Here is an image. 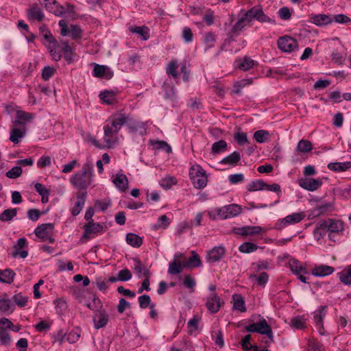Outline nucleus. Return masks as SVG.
Returning a JSON list of instances; mask_svg holds the SVG:
<instances>
[{"instance_id": "obj_25", "label": "nucleus", "mask_w": 351, "mask_h": 351, "mask_svg": "<svg viewBox=\"0 0 351 351\" xmlns=\"http://www.w3.org/2000/svg\"><path fill=\"white\" fill-rule=\"evenodd\" d=\"M328 168L333 171L341 172L351 168V161L330 162Z\"/></svg>"}, {"instance_id": "obj_11", "label": "nucleus", "mask_w": 351, "mask_h": 351, "mask_svg": "<svg viewBox=\"0 0 351 351\" xmlns=\"http://www.w3.org/2000/svg\"><path fill=\"white\" fill-rule=\"evenodd\" d=\"M298 182L300 187L309 191H316L322 185V180L315 178H302Z\"/></svg>"}, {"instance_id": "obj_8", "label": "nucleus", "mask_w": 351, "mask_h": 351, "mask_svg": "<svg viewBox=\"0 0 351 351\" xmlns=\"http://www.w3.org/2000/svg\"><path fill=\"white\" fill-rule=\"evenodd\" d=\"M278 46L284 52H291L298 48V43L294 38L285 36L278 40Z\"/></svg>"}, {"instance_id": "obj_30", "label": "nucleus", "mask_w": 351, "mask_h": 351, "mask_svg": "<svg viewBox=\"0 0 351 351\" xmlns=\"http://www.w3.org/2000/svg\"><path fill=\"white\" fill-rule=\"evenodd\" d=\"M129 31L131 33L138 34L144 40H147L149 38V29L145 26H130Z\"/></svg>"}, {"instance_id": "obj_39", "label": "nucleus", "mask_w": 351, "mask_h": 351, "mask_svg": "<svg viewBox=\"0 0 351 351\" xmlns=\"http://www.w3.org/2000/svg\"><path fill=\"white\" fill-rule=\"evenodd\" d=\"M14 309V304L10 299L0 300V311L4 313H11Z\"/></svg>"}, {"instance_id": "obj_49", "label": "nucleus", "mask_w": 351, "mask_h": 351, "mask_svg": "<svg viewBox=\"0 0 351 351\" xmlns=\"http://www.w3.org/2000/svg\"><path fill=\"white\" fill-rule=\"evenodd\" d=\"M134 269L135 272L139 276H143L145 277L149 276V271L147 269H146L141 263L138 261L135 260V264L134 267Z\"/></svg>"}, {"instance_id": "obj_31", "label": "nucleus", "mask_w": 351, "mask_h": 351, "mask_svg": "<svg viewBox=\"0 0 351 351\" xmlns=\"http://www.w3.org/2000/svg\"><path fill=\"white\" fill-rule=\"evenodd\" d=\"M18 209L16 208H8L4 210L0 214V221L1 222H10L17 215Z\"/></svg>"}, {"instance_id": "obj_60", "label": "nucleus", "mask_w": 351, "mask_h": 351, "mask_svg": "<svg viewBox=\"0 0 351 351\" xmlns=\"http://www.w3.org/2000/svg\"><path fill=\"white\" fill-rule=\"evenodd\" d=\"M182 36L186 43H191L193 38V32L189 27H184L182 29Z\"/></svg>"}, {"instance_id": "obj_51", "label": "nucleus", "mask_w": 351, "mask_h": 351, "mask_svg": "<svg viewBox=\"0 0 351 351\" xmlns=\"http://www.w3.org/2000/svg\"><path fill=\"white\" fill-rule=\"evenodd\" d=\"M239 251L242 253H251L256 251L258 249L256 244L245 242L239 246Z\"/></svg>"}, {"instance_id": "obj_24", "label": "nucleus", "mask_w": 351, "mask_h": 351, "mask_svg": "<svg viewBox=\"0 0 351 351\" xmlns=\"http://www.w3.org/2000/svg\"><path fill=\"white\" fill-rule=\"evenodd\" d=\"M225 250L223 247H215L208 254V260L215 263L219 261L224 256Z\"/></svg>"}, {"instance_id": "obj_27", "label": "nucleus", "mask_w": 351, "mask_h": 351, "mask_svg": "<svg viewBox=\"0 0 351 351\" xmlns=\"http://www.w3.org/2000/svg\"><path fill=\"white\" fill-rule=\"evenodd\" d=\"M86 198V195L84 193H78L77 194V202L75 206L72 209V215L77 216L82 210Z\"/></svg>"}, {"instance_id": "obj_62", "label": "nucleus", "mask_w": 351, "mask_h": 351, "mask_svg": "<svg viewBox=\"0 0 351 351\" xmlns=\"http://www.w3.org/2000/svg\"><path fill=\"white\" fill-rule=\"evenodd\" d=\"M48 49L49 50L51 56L54 60L58 61L60 60L62 55L58 49V44L55 47H53L52 45H49Z\"/></svg>"}, {"instance_id": "obj_40", "label": "nucleus", "mask_w": 351, "mask_h": 351, "mask_svg": "<svg viewBox=\"0 0 351 351\" xmlns=\"http://www.w3.org/2000/svg\"><path fill=\"white\" fill-rule=\"evenodd\" d=\"M312 149V143L308 140L302 139L298 142L295 150L298 153H306L311 152Z\"/></svg>"}, {"instance_id": "obj_58", "label": "nucleus", "mask_w": 351, "mask_h": 351, "mask_svg": "<svg viewBox=\"0 0 351 351\" xmlns=\"http://www.w3.org/2000/svg\"><path fill=\"white\" fill-rule=\"evenodd\" d=\"M70 36L73 39L80 38L82 36V29L80 26L71 25L70 26Z\"/></svg>"}, {"instance_id": "obj_14", "label": "nucleus", "mask_w": 351, "mask_h": 351, "mask_svg": "<svg viewBox=\"0 0 351 351\" xmlns=\"http://www.w3.org/2000/svg\"><path fill=\"white\" fill-rule=\"evenodd\" d=\"M264 230L261 226H243L241 228H237L234 229L235 234L243 237L258 234L262 233Z\"/></svg>"}, {"instance_id": "obj_42", "label": "nucleus", "mask_w": 351, "mask_h": 351, "mask_svg": "<svg viewBox=\"0 0 351 351\" xmlns=\"http://www.w3.org/2000/svg\"><path fill=\"white\" fill-rule=\"evenodd\" d=\"M101 100L108 105L113 104L116 101V96L112 91H104L100 93Z\"/></svg>"}, {"instance_id": "obj_17", "label": "nucleus", "mask_w": 351, "mask_h": 351, "mask_svg": "<svg viewBox=\"0 0 351 351\" xmlns=\"http://www.w3.org/2000/svg\"><path fill=\"white\" fill-rule=\"evenodd\" d=\"M222 302H221L220 298L217 295L216 293H212L211 296L209 297L206 302V306L208 309L213 313H215L220 309Z\"/></svg>"}, {"instance_id": "obj_41", "label": "nucleus", "mask_w": 351, "mask_h": 351, "mask_svg": "<svg viewBox=\"0 0 351 351\" xmlns=\"http://www.w3.org/2000/svg\"><path fill=\"white\" fill-rule=\"evenodd\" d=\"M15 274L11 269L0 270V282L10 284L13 282Z\"/></svg>"}, {"instance_id": "obj_19", "label": "nucleus", "mask_w": 351, "mask_h": 351, "mask_svg": "<svg viewBox=\"0 0 351 351\" xmlns=\"http://www.w3.org/2000/svg\"><path fill=\"white\" fill-rule=\"evenodd\" d=\"M250 22L251 19H250V17L248 16H247L246 12L242 16L239 18V19L234 25L231 30V34L234 35H238L240 33V32L244 29L247 23Z\"/></svg>"}, {"instance_id": "obj_64", "label": "nucleus", "mask_w": 351, "mask_h": 351, "mask_svg": "<svg viewBox=\"0 0 351 351\" xmlns=\"http://www.w3.org/2000/svg\"><path fill=\"white\" fill-rule=\"evenodd\" d=\"M155 148L158 149H162L165 151L167 153L171 152V147L165 141H158L154 143Z\"/></svg>"}, {"instance_id": "obj_26", "label": "nucleus", "mask_w": 351, "mask_h": 351, "mask_svg": "<svg viewBox=\"0 0 351 351\" xmlns=\"http://www.w3.org/2000/svg\"><path fill=\"white\" fill-rule=\"evenodd\" d=\"M333 209V204L331 202H326L323 203L320 205H318L316 206L313 210H312V215L313 217H317L321 215H323L327 212H329Z\"/></svg>"}, {"instance_id": "obj_38", "label": "nucleus", "mask_w": 351, "mask_h": 351, "mask_svg": "<svg viewBox=\"0 0 351 351\" xmlns=\"http://www.w3.org/2000/svg\"><path fill=\"white\" fill-rule=\"evenodd\" d=\"M127 243L134 247H139L143 243L141 237L134 233H128L126 235Z\"/></svg>"}, {"instance_id": "obj_6", "label": "nucleus", "mask_w": 351, "mask_h": 351, "mask_svg": "<svg viewBox=\"0 0 351 351\" xmlns=\"http://www.w3.org/2000/svg\"><path fill=\"white\" fill-rule=\"evenodd\" d=\"M53 230L54 225L53 223H43L34 230V233L42 241H47L49 243H53L54 242Z\"/></svg>"}, {"instance_id": "obj_55", "label": "nucleus", "mask_w": 351, "mask_h": 351, "mask_svg": "<svg viewBox=\"0 0 351 351\" xmlns=\"http://www.w3.org/2000/svg\"><path fill=\"white\" fill-rule=\"evenodd\" d=\"M22 171V168L21 167L16 166L6 172V176L10 179H15L21 176Z\"/></svg>"}, {"instance_id": "obj_21", "label": "nucleus", "mask_w": 351, "mask_h": 351, "mask_svg": "<svg viewBox=\"0 0 351 351\" xmlns=\"http://www.w3.org/2000/svg\"><path fill=\"white\" fill-rule=\"evenodd\" d=\"M112 182L121 191L125 192L128 189V179L123 173H117L113 178Z\"/></svg>"}, {"instance_id": "obj_29", "label": "nucleus", "mask_w": 351, "mask_h": 351, "mask_svg": "<svg viewBox=\"0 0 351 351\" xmlns=\"http://www.w3.org/2000/svg\"><path fill=\"white\" fill-rule=\"evenodd\" d=\"M233 309L243 313L246 311L245 301L243 297L239 294L232 295Z\"/></svg>"}, {"instance_id": "obj_45", "label": "nucleus", "mask_w": 351, "mask_h": 351, "mask_svg": "<svg viewBox=\"0 0 351 351\" xmlns=\"http://www.w3.org/2000/svg\"><path fill=\"white\" fill-rule=\"evenodd\" d=\"M199 322L200 317H199L198 315H194L193 317L188 322V332L190 335H193L198 329Z\"/></svg>"}, {"instance_id": "obj_3", "label": "nucleus", "mask_w": 351, "mask_h": 351, "mask_svg": "<svg viewBox=\"0 0 351 351\" xmlns=\"http://www.w3.org/2000/svg\"><path fill=\"white\" fill-rule=\"evenodd\" d=\"M242 210L243 209L241 206L237 204H232L210 210L208 214L213 220L216 219L217 217L226 219L238 216L242 213Z\"/></svg>"}, {"instance_id": "obj_54", "label": "nucleus", "mask_w": 351, "mask_h": 351, "mask_svg": "<svg viewBox=\"0 0 351 351\" xmlns=\"http://www.w3.org/2000/svg\"><path fill=\"white\" fill-rule=\"evenodd\" d=\"M178 64L176 61L171 60L167 65V73L169 75L172 76L174 79H176L178 76V73H177Z\"/></svg>"}, {"instance_id": "obj_1", "label": "nucleus", "mask_w": 351, "mask_h": 351, "mask_svg": "<svg viewBox=\"0 0 351 351\" xmlns=\"http://www.w3.org/2000/svg\"><path fill=\"white\" fill-rule=\"evenodd\" d=\"M128 117L123 111L112 114L104 127V139L108 147H112L118 141L117 134L128 121Z\"/></svg>"}, {"instance_id": "obj_18", "label": "nucleus", "mask_w": 351, "mask_h": 351, "mask_svg": "<svg viewBox=\"0 0 351 351\" xmlns=\"http://www.w3.org/2000/svg\"><path fill=\"white\" fill-rule=\"evenodd\" d=\"M310 21L317 26L326 25L332 22V19L324 14L310 15Z\"/></svg>"}, {"instance_id": "obj_36", "label": "nucleus", "mask_w": 351, "mask_h": 351, "mask_svg": "<svg viewBox=\"0 0 351 351\" xmlns=\"http://www.w3.org/2000/svg\"><path fill=\"white\" fill-rule=\"evenodd\" d=\"M35 189L41 196V202L45 204L49 201V191L42 184L36 183Z\"/></svg>"}, {"instance_id": "obj_56", "label": "nucleus", "mask_w": 351, "mask_h": 351, "mask_svg": "<svg viewBox=\"0 0 351 351\" xmlns=\"http://www.w3.org/2000/svg\"><path fill=\"white\" fill-rule=\"evenodd\" d=\"M227 147V143L225 141L221 140L215 143L212 146V152L218 154L220 152L225 150Z\"/></svg>"}, {"instance_id": "obj_63", "label": "nucleus", "mask_w": 351, "mask_h": 351, "mask_svg": "<svg viewBox=\"0 0 351 351\" xmlns=\"http://www.w3.org/2000/svg\"><path fill=\"white\" fill-rule=\"evenodd\" d=\"M132 278V273L128 269H122L119 271L118 280L120 281H128Z\"/></svg>"}, {"instance_id": "obj_4", "label": "nucleus", "mask_w": 351, "mask_h": 351, "mask_svg": "<svg viewBox=\"0 0 351 351\" xmlns=\"http://www.w3.org/2000/svg\"><path fill=\"white\" fill-rule=\"evenodd\" d=\"M245 330L248 332H258L267 335L268 337V340L265 341L267 344H270L274 341L271 328L267 321L263 317L258 322L247 326Z\"/></svg>"}, {"instance_id": "obj_47", "label": "nucleus", "mask_w": 351, "mask_h": 351, "mask_svg": "<svg viewBox=\"0 0 351 351\" xmlns=\"http://www.w3.org/2000/svg\"><path fill=\"white\" fill-rule=\"evenodd\" d=\"M160 184L164 189L167 190L177 184V180L173 176H168L161 179Z\"/></svg>"}, {"instance_id": "obj_57", "label": "nucleus", "mask_w": 351, "mask_h": 351, "mask_svg": "<svg viewBox=\"0 0 351 351\" xmlns=\"http://www.w3.org/2000/svg\"><path fill=\"white\" fill-rule=\"evenodd\" d=\"M170 224V221L166 215H163L158 218V223L156 224L157 228L166 229Z\"/></svg>"}, {"instance_id": "obj_13", "label": "nucleus", "mask_w": 351, "mask_h": 351, "mask_svg": "<svg viewBox=\"0 0 351 351\" xmlns=\"http://www.w3.org/2000/svg\"><path fill=\"white\" fill-rule=\"evenodd\" d=\"M326 315V306H321L319 309L314 312V320L319 333L321 335L325 334L323 326V319Z\"/></svg>"}, {"instance_id": "obj_32", "label": "nucleus", "mask_w": 351, "mask_h": 351, "mask_svg": "<svg viewBox=\"0 0 351 351\" xmlns=\"http://www.w3.org/2000/svg\"><path fill=\"white\" fill-rule=\"evenodd\" d=\"M240 160H241L240 153L238 152H234L229 156L223 158L220 161V163L228 165L229 166H235Z\"/></svg>"}, {"instance_id": "obj_48", "label": "nucleus", "mask_w": 351, "mask_h": 351, "mask_svg": "<svg viewBox=\"0 0 351 351\" xmlns=\"http://www.w3.org/2000/svg\"><path fill=\"white\" fill-rule=\"evenodd\" d=\"M254 139L259 143H262L269 141V134L267 131L261 130L254 132Z\"/></svg>"}, {"instance_id": "obj_7", "label": "nucleus", "mask_w": 351, "mask_h": 351, "mask_svg": "<svg viewBox=\"0 0 351 351\" xmlns=\"http://www.w3.org/2000/svg\"><path fill=\"white\" fill-rule=\"evenodd\" d=\"M247 16L250 17L251 21L254 19L258 21L261 23H269L276 24L275 19L266 15L261 6L256 5L252 7L247 11Z\"/></svg>"}, {"instance_id": "obj_15", "label": "nucleus", "mask_w": 351, "mask_h": 351, "mask_svg": "<svg viewBox=\"0 0 351 351\" xmlns=\"http://www.w3.org/2000/svg\"><path fill=\"white\" fill-rule=\"evenodd\" d=\"M304 218V215L300 213H295L289 215L278 221V226L280 228H285L289 225L299 223Z\"/></svg>"}, {"instance_id": "obj_35", "label": "nucleus", "mask_w": 351, "mask_h": 351, "mask_svg": "<svg viewBox=\"0 0 351 351\" xmlns=\"http://www.w3.org/2000/svg\"><path fill=\"white\" fill-rule=\"evenodd\" d=\"M184 267H186L184 263L173 261L169 264L168 273L171 275L178 274L182 271Z\"/></svg>"}, {"instance_id": "obj_52", "label": "nucleus", "mask_w": 351, "mask_h": 351, "mask_svg": "<svg viewBox=\"0 0 351 351\" xmlns=\"http://www.w3.org/2000/svg\"><path fill=\"white\" fill-rule=\"evenodd\" d=\"M28 301V298L23 295L21 293H16L12 297V302L19 307H24Z\"/></svg>"}, {"instance_id": "obj_12", "label": "nucleus", "mask_w": 351, "mask_h": 351, "mask_svg": "<svg viewBox=\"0 0 351 351\" xmlns=\"http://www.w3.org/2000/svg\"><path fill=\"white\" fill-rule=\"evenodd\" d=\"M109 321V315L105 310L97 311L93 316L94 327L99 329L106 326Z\"/></svg>"}, {"instance_id": "obj_43", "label": "nucleus", "mask_w": 351, "mask_h": 351, "mask_svg": "<svg viewBox=\"0 0 351 351\" xmlns=\"http://www.w3.org/2000/svg\"><path fill=\"white\" fill-rule=\"evenodd\" d=\"M266 183L262 180H258L249 183L247 186V189L250 192L263 191Z\"/></svg>"}, {"instance_id": "obj_44", "label": "nucleus", "mask_w": 351, "mask_h": 351, "mask_svg": "<svg viewBox=\"0 0 351 351\" xmlns=\"http://www.w3.org/2000/svg\"><path fill=\"white\" fill-rule=\"evenodd\" d=\"M203 42L206 46V50L213 47L216 42V35L212 32L205 33Z\"/></svg>"}, {"instance_id": "obj_9", "label": "nucleus", "mask_w": 351, "mask_h": 351, "mask_svg": "<svg viewBox=\"0 0 351 351\" xmlns=\"http://www.w3.org/2000/svg\"><path fill=\"white\" fill-rule=\"evenodd\" d=\"M318 228L321 229H327L330 232H339L343 230V224L339 220L328 219L319 222Z\"/></svg>"}, {"instance_id": "obj_33", "label": "nucleus", "mask_w": 351, "mask_h": 351, "mask_svg": "<svg viewBox=\"0 0 351 351\" xmlns=\"http://www.w3.org/2000/svg\"><path fill=\"white\" fill-rule=\"evenodd\" d=\"M27 16L29 19H36L40 21L44 18V14L36 5H34L28 10Z\"/></svg>"}, {"instance_id": "obj_16", "label": "nucleus", "mask_w": 351, "mask_h": 351, "mask_svg": "<svg viewBox=\"0 0 351 351\" xmlns=\"http://www.w3.org/2000/svg\"><path fill=\"white\" fill-rule=\"evenodd\" d=\"M34 117V114L32 113L27 112L23 110H17L16 112V119L12 121L13 125H22L25 127V125L30 122Z\"/></svg>"}, {"instance_id": "obj_10", "label": "nucleus", "mask_w": 351, "mask_h": 351, "mask_svg": "<svg viewBox=\"0 0 351 351\" xmlns=\"http://www.w3.org/2000/svg\"><path fill=\"white\" fill-rule=\"evenodd\" d=\"M84 232L82 235V240H88L92 238V234H97L104 231V227L99 223L94 222L93 220L89 221L84 226Z\"/></svg>"}, {"instance_id": "obj_2", "label": "nucleus", "mask_w": 351, "mask_h": 351, "mask_svg": "<svg viewBox=\"0 0 351 351\" xmlns=\"http://www.w3.org/2000/svg\"><path fill=\"white\" fill-rule=\"evenodd\" d=\"M93 165L87 161L84 164L82 170L73 175L70 178L71 183L75 187L84 189L90 185L93 176Z\"/></svg>"}, {"instance_id": "obj_20", "label": "nucleus", "mask_w": 351, "mask_h": 351, "mask_svg": "<svg viewBox=\"0 0 351 351\" xmlns=\"http://www.w3.org/2000/svg\"><path fill=\"white\" fill-rule=\"evenodd\" d=\"M93 75L96 77H106L110 79L113 75V72L109 70V68L104 65L94 64Z\"/></svg>"}, {"instance_id": "obj_5", "label": "nucleus", "mask_w": 351, "mask_h": 351, "mask_svg": "<svg viewBox=\"0 0 351 351\" xmlns=\"http://www.w3.org/2000/svg\"><path fill=\"white\" fill-rule=\"evenodd\" d=\"M190 179L194 187L203 189L207 184V176L204 169L199 165H193L189 170Z\"/></svg>"}, {"instance_id": "obj_61", "label": "nucleus", "mask_w": 351, "mask_h": 351, "mask_svg": "<svg viewBox=\"0 0 351 351\" xmlns=\"http://www.w3.org/2000/svg\"><path fill=\"white\" fill-rule=\"evenodd\" d=\"M138 302L141 308H145L147 307H150L151 304V298L148 295H143L138 297Z\"/></svg>"}, {"instance_id": "obj_22", "label": "nucleus", "mask_w": 351, "mask_h": 351, "mask_svg": "<svg viewBox=\"0 0 351 351\" xmlns=\"http://www.w3.org/2000/svg\"><path fill=\"white\" fill-rule=\"evenodd\" d=\"M335 269L332 267L324 265L315 266L312 269V274L317 277H324L332 274Z\"/></svg>"}, {"instance_id": "obj_37", "label": "nucleus", "mask_w": 351, "mask_h": 351, "mask_svg": "<svg viewBox=\"0 0 351 351\" xmlns=\"http://www.w3.org/2000/svg\"><path fill=\"white\" fill-rule=\"evenodd\" d=\"M201 265L202 262L199 256L194 251L191 252V256L189 258L188 261L184 263V266L186 267H197Z\"/></svg>"}, {"instance_id": "obj_34", "label": "nucleus", "mask_w": 351, "mask_h": 351, "mask_svg": "<svg viewBox=\"0 0 351 351\" xmlns=\"http://www.w3.org/2000/svg\"><path fill=\"white\" fill-rule=\"evenodd\" d=\"M236 65L239 69L243 71H247L254 66V60L250 57L246 56L243 59L236 60Z\"/></svg>"}, {"instance_id": "obj_28", "label": "nucleus", "mask_w": 351, "mask_h": 351, "mask_svg": "<svg viewBox=\"0 0 351 351\" xmlns=\"http://www.w3.org/2000/svg\"><path fill=\"white\" fill-rule=\"evenodd\" d=\"M340 281L346 285H351V264L337 274Z\"/></svg>"}, {"instance_id": "obj_50", "label": "nucleus", "mask_w": 351, "mask_h": 351, "mask_svg": "<svg viewBox=\"0 0 351 351\" xmlns=\"http://www.w3.org/2000/svg\"><path fill=\"white\" fill-rule=\"evenodd\" d=\"M289 267L292 273L296 271H303L306 267L303 266L302 264L297 259L291 258L289 261Z\"/></svg>"}, {"instance_id": "obj_46", "label": "nucleus", "mask_w": 351, "mask_h": 351, "mask_svg": "<svg viewBox=\"0 0 351 351\" xmlns=\"http://www.w3.org/2000/svg\"><path fill=\"white\" fill-rule=\"evenodd\" d=\"M290 326L293 328L302 329L306 327V319L300 316L294 317L291 319Z\"/></svg>"}, {"instance_id": "obj_23", "label": "nucleus", "mask_w": 351, "mask_h": 351, "mask_svg": "<svg viewBox=\"0 0 351 351\" xmlns=\"http://www.w3.org/2000/svg\"><path fill=\"white\" fill-rule=\"evenodd\" d=\"M17 125H13V128L10 131V140L14 143H18L21 138H22L25 133L26 128L23 127L21 129L17 128Z\"/></svg>"}, {"instance_id": "obj_59", "label": "nucleus", "mask_w": 351, "mask_h": 351, "mask_svg": "<svg viewBox=\"0 0 351 351\" xmlns=\"http://www.w3.org/2000/svg\"><path fill=\"white\" fill-rule=\"evenodd\" d=\"M250 80H244L241 82H236L234 84V89L232 90V93L234 94H240L242 88L245 87L247 84H250Z\"/></svg>"}, {"instance_id": "obj_53", "label": "nucleus", "mask_w": 351, "mask_h": 351, "mask_svg": "<svg viewBox=\"0 0 351 351\" xmlns=\"http://www.w3.org/2000/svg\"><path fill=\"white\" fill-rule=\"evenodd\" d=\"M269 276L266 272H262L259 276L250 275V279L253 280H256L258 285L265 286L268 280Z\"/></svg>"}]
</instances>
